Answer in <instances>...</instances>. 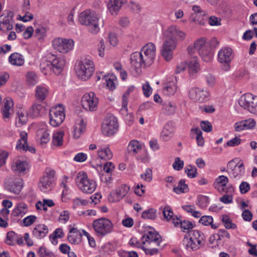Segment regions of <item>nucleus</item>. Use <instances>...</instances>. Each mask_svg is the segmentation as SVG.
Segmentation results:
<instances>
[{"label":"nucleus","mask_w":257,"mask_h":257,"mask_svg":"<svg viewBox=\"0 0 257 257\" xmlns=\"http://www.w3.org/2000/svg\"><path fill=\"white\" fill-rule=\"evenodd\" d=\"M156 47L152 43L145 45L140 52H135L131 55V65L137 73L141 72L142 68L150 66L154 62Z\"/></svg>","instance_id":"obj_1"},{"label":"nucleus","mask_w":257,"mask_h":257,"mask_svg":"<svg viewBox=\"0 0 257 257\" xmlns=\"http://www.w3.org/2000/svg\"><path fill=\"white\" fill-rule=\"evenodd\" d=\"M79 20L82 25L89 26V31L92 34L97 33L99 31V26H103V22L99 21L98 15L90 9L81 13Z\"/></svg>","instance_id":"obj_2"},{"label":"nucleus","mask_w":257,"mask_h":257,"mask_svg":"<svg viewBox=\"0 0 257 257\" xmlns=\"http://www.w3.org/2000/svg\"><path fill=\"white\" fill-rule=\"evenodd\" d=\"M204 240L203 233L197 230H193L185 235L183 239V244L189 251L196 250L204 244Z\"/></svg>","instance_id":"obj_3"},{"label":"nucleus","mask_w":257,"mask_h":257,"mask_svg":"<svg viewBox=\"0 0 257 257\" xmlns=\"http://www.w3.org/2000/svg\"><path fill=\"white\" fill-rule=\"evenodd\" d=\"M188 51L190 54L197 51L205 62H209L212 59V53L210 50V47L206 43V39L204 38H201L196 41L193 46L188 47Z\"/></svg>","instance_id":"obj_4"},{"label":"nucleus","mask_w":257,"mask_h":257,"mask_svg":"<svg viewBox=\"0 0 257 257\" xmlns=\"http://www.w3.org/2000/svg\"><path fill=\"white\" fill-rule=\"evenodd\" d=\"M76 74L82 80L89 79L94 71V65L93 61L88 59L79 61L75 66Z\"/></svg>","instance_id":"obj_5"},{"label":"nucleus","mask_w":257,"mask_h":257,"mask_svg":"<svg viewBox=\"0 0 257 257\" xmlns=\"http://www.w3.org/2000/svg\"><path fill=\"white\" fill-rule=\"evenodd\" d=\"M92 227L96 235L100 237L110 233L113 229L112 222L105 217L94 220L92 222Z\"/></svg>","instance_id":"obj_6"},{"label":"nucleus","mask_w":257,"mask_h":257,"mask_svg":"<svg viewBox=\"0 0 257 257\" xmlns=\"http://www.w3.org/2000/svg\"><path fill=\"white\" fill-rule=\"evenodd\" d=\"M75 181L80 189L84 193H92L96 187V182L93 180L88 179L84 172H80L77 174Z\"/></svg>","instance_id":"obj_7"},{"label":"nucleus","mask_w":257,"mask_h":257,"mask_svg":"<svg viewBox=\"0 0 257 257\" xmlns=\"http://www.w3.org/2000/svg\"><path fill=\"white\" fill-rule=\"evenodd\" d=\"M238 104L250 112L257 114V96L251 93H246L240 97Z\"/></svg>","instance_id":"obj_8"},{"label":"nucleus","mask_w":257,"mask_h":257,"mask_svg":"<svg viewBox=\"0 0 257 257\" xmlns=\"http://www.w3.org/2000/svg\"><path fill=\"white\" fill-rule=\"evenodd\" d=\"M64 109L62 104L52 108L49 111L50 124L54 126H58L61 124L65 118Z\"/></svg>","instance_id":"obj_9"},{"label":"nucleus","mask_w":257,"mask_h":257,"mask_svg":"<svg viewBox=\"0 0 257 257\" xmlns=\"http://www.w3.org/2000/svg\"><path fill=\"white\" fill-rule=\"evenodd\" d=\"M74 41L72 39L58 38L53 40V48L60 53L66 54L72 50Z\"/></svg>","instance_id":"obj_10"},{"label":"nucleus","mask_w":257,"mask_h":257,"mask_svg":"<svg viewBox=\"0 0 257 257\" xmlns=\"http://www.w3.org/2000/svg\"><path fill=\"white\" fill-rule=\"evenodd\" d=\"M118 125L117 119L113 115L107 116L102 124V132L106 136L113 135L117 130Z\"/></svg>","instance_id":"obj_11"},{"label":"nucleus","mask_w":257,"mask_h":257,"mask_svg":"<svg viewBox=\"0 0 257 257\" xmlns=\"http://www.w3.org/2000/svg\"><path fill=\"white\" fill-rule=\"evenodd\" d=\"M98 101L94 92L86 93L82 97V106L86 110L95 111L97 108Z\"/></svg>","instance_id":"obj_12"},{"label":"nucleus","mask_w":257,"mask_h":257,"mask_svg":"<svg viewBox=\"0 0 257 257\" xmlns=\"http://www.w3.org/2000/svg\"><path fill=\"white\" fill-rule=\"evenodd\" d=\"M47 58L51 66V71L56 75H60L65 65V59L62 57H57L51 53L47 55Z\"/></svg>","instance_id":"obj_13"},{"label":"nucleus","mask_w":257,"mask_h":257,"mask_svg":"<svg viewBox=\"0 0 257 257\" xmlns=\"http://www.w3.org/2000/svg\"><path fill=\"white\" fill-rule=\"evenodd\" d=\"M189 98L194 101L204 102L209 100V93L206 90L197 87H193L190 89L188 94Z\"/></svg>","instance_id":"obj_14"},{"label":"nucleus","mask_w":257,"mask_h":257,"mask_svg":"<svg viewBox=\"0 0 257 257\" xmlns=\"http://www.w3.org/2000/svg\"><path fill=\"white\" fill-rule=\"evenodd\" d=\"M14 13L11 11H7L1 16L0 30L6 32L13 28Z\"/></svg>","instance_id":"obj_15"},{"label":"nucleus","mask_w":257,"mask_h":257,"mask_svg":"<svg viewBox=\"0 0 257 257\" xmlns=\"http://www.w3.org/2000/svg\"><path fill=\"white\" fill-rule=\"evenodd\" d=\"M143 243L149 246H160L162 241L161 235L155 231H150L142 237Z\"/></svg>","instance_id":"obj_16"},{"label":"nucleus","mask_w":257,"mask_h":257,"mask_svg":"<svg viewBox=\"0 0 257 257\" xmlns=\"http://www.w3.org/2000/svg\"><path fill=\"white\" fill-rule=\"evenodd\" d=\"M176 47V42L171 38L164 43L161 50V54L165 60L169 61L172 58L173 50Z\"/></svg>","instance_id":"obj_17"},{"label":"nucleus","mask_w":257,"mask_h":257,"mask_svg":"<svg viewBox=\"0 0 257 257\" xmlns=\"http://www.w3.org/2000/svg\"><path fill=\"white\" fill-rule=\"evenodd\" d=\"M5 187L10 192L19 194L23 187V182L20 178L10 179L5 182Z\"/></svg>","instance_id":"obj_18"},{"label":"nucleus","mask_w":257,"mask_h":257,"mask_svg":"<svg viewBox=\"0 0 257 257\" xmlns=\"http://www.w3.org/2000/svg\"><path fill=\"white\" fill-rule=\"evenodd\" d=\"M228 182V178L224 175H221L215 179L214 186L215 188L221 193L231 192L233 190V189L231 187H226Z\"/></svg>","instance_id":"obj_19"},{"label":"nucleus","mask_w":257,"mask_h":257,"mask_svg":"<svg viewBox=\"0 0 257 257\" xmlns=\"http://www.w3.org/2000/svg\"><path fill=\"white\" fill-rule=\"evenodd\" d=\"M14 102L11 98L8 97L5 99L4 104L2 108L3 118L5 121L10 119L14 113Z\"/></svg>","instance_id":"obj_20"},{"label":"nucleus","mask_w":257,"mask_h":257,"mask_svg":"<svg viewBox=\"0 0 257 257\" xmlns=\"http://www.w3.org/2000/svg\"><path fill=\"white\" fill-rule=\"evenodd\" d=\"M129 190L130 188L128 186L121 185L116 189L115 193L110 194L108 199L111 202L118 201L124 197Z\"/></svg>","instance_id":"obj_21"},{"label":"nucleus","mask_w":257,"mask_h":257,"mask_svg":"<svg viewBox=\"0 0 257 257\" xmlns=\"http://www.w3.org/2000/svg\"><path fill=\"white\" fill-rule=\"evenodd\" d=\"M239 163V164H235L234 160H232L228 163L227 168L231 169L230 174L234 178L241 175L244 172L243 163V162Z\"/></svg>","instance_id":"obj_22"},{"label":"nucleus","mask_w":257,"mask_h":257,"mask_svg":"<svg viewBox=\"0 0 257 257\" xmlns=\"http://www.w3.org/2000/svg\"><path fill=\"white\" fill-rule=\"evenodd\" d=\"M20 136L21 138L17 142L16 149L17 150H29L31 152H35V149L34 148L29 147L28 145L27 134L25 132H21Z\"/></svg>","instance_id":"obj_23"},{"label":"nucleus","mask_w":257,"mask_h":257,"mask_svg":"<svg viewBox=\"0 0 257 257\" xmlns=\"http://www.w3.org/2000/svg\"><path fill=\"white\" fill-rule=\"evenodd\" d=\"M232 51L231 48H225L221 49L218 53V60L221 63H230L233 56Z\"/></svg>","instance_id":"obj_24"},{"label":"nucleus","mask_w":257,"mask_h":257,"mask_svg":"<svg viewBox=\"0 0 257 257\" xmlns=\"http://www.w3.org/2000/svg\"><path fill=\"white\" fill-rule=\"evenodd\" d=\"M71 227V225H70L68 240L72 244H78L81 241L82 235L76 228Z\"/></svg>","instance_id":"obj_25"},{"label":"nucleus","mask_w":257,"mask_h":257,"mask_svg":"<svg viewBox=\"0 0 257 257\" xmlns=\"http://www.w3.org/2000/svg\"><path fill=\"white\" fill-rule=\"evenodd\" d=\"M49 229L45 224L37 225L33 229V234L37 239H41L46 236L48 233Z\"/></svg>","instance_id":"obj_26"},{"label":"nucleus","mask_w":257,"mask_h":257,"mask_svg":"<svg viewBox=\"0 0 257 257\" xmlns=\"http://www.w3.org/2000/svg\"><path fill=\"white\" fill-rule=\"evenodd\" d=\"M177 80L169 81L167 82L164 86L162 92L164 94L167 96L173 95L177 91Z\"/></svg>","instance_id":"obj_27"},{"label":"nucleus","mask_w":257,"mask_h":257,"mask_svg":"<svg viewBox=\"0 0 257 257\" xmlns=\"http://www.w3.org/2000/svg\"><path fill=\"white\" fill-rule=\"evenodd\" d=\"M188 68L190 76L192 77H196V74L200 70V65L196 58H193V59L189 62Z\"/></svg>","instance_id":"obj_28"},{"label":"nucleus","mask_w":257,"mask_h":257,"mask_svg":"<svg viewBox=\"0 0 257 257\" xmlns=\"http://www.w3.org/2000/svg\"><path fill=\"white\" fill-rule=\"evenodd\" d=\"M9 61L13 65L21 66L24 65L25 59L23 55L16 52L9 56Z\"/></svg>","instance_id":"obj_29"},{"label":"nucleus","mask_w":257,"mask_h":257,"mask_svg":"<svg viewBox=\"0 0 257 257\" xmlns=\"http://www.w3.org/2000/svg\"><path fill=\"white\" fill-rule=\"evenodd\" d=\"M122 5V0H110L108 9L112 15H116Z\"/></svg>","instance_id":"obj_30"},{"label":"nucleus","mask_w":257,"mask_h":257,"mask_svg":"<svg viewBox=\"0 0 257 257\" xmlns=\"http://www.w3.org/2000/svg\"><path fill=\"white\" fill-rule=\"evenodd\" d=\"M27 167L28 164L26 162L17 160L12 164L11 168L16 173H21L25 172Z\"/></svg>","instance_id":"obj_31"},{"label":"nucleus","mask_w":257,"mask_h":257,"mask_svg":"<svg viewBox=\"0 0 257 257\" xmlns=\"http://www.w3.org/2000/svg\"><path fill=\"white\" fill-rule=\"evenodd\" d=\"M28 211V206L24 203L18 204L12 211V214L15 217L23 216Z\"/></svg>","instance_id":"obj_32"},{"label":"nucleus","mask_w":257,"mask_h":257,"mask_svg":"<svg viewBox=\"0 0 257 257\" xmlns=\"http://www.w3.org/2000/svg\"><path fill=\"white\" fill-rule=\"evenodd\" d=\"M49 95L48 89L41 85L38 86L36 89L35 97L37 99L42 101L44 100Z\"/></svg>","instance_id":"obj_33"},{"label":"nucleus","mask_w":257,"mask_h":257,"mask_svg":"<svg viewBox=\"0 0 257 257\" xmlns=\"http://www.w3.org/2000/svg\"><path fill=\"white\" fill-rule=\"evenodd\" d=\"M135 89V86L132 85L130 86L127 90L124 92L122 96V107L120 109V112L122 114H125L127 113V97L129 95L130 93L133 92Z\"/></svg>","instance_id":"obj_34"},{"label":"nucleus","mask_w":257,"mask_h":257,"mask_svg":"<svg viewBox=\"0 0 257 257\" xmlns=\"http://www.w3.org/2000/svg\"><path fill=\"white\" fill-rule=\"evenodd\" d=\"M16 114V124L17 126L21 127L27 122L28 117L26 112L20 110L17 112Z\"/></svg>","instance_id":"obj_35"},{"label":"nucleus","mask_w":257,"mask_h":257,"mask_svg":"<svg viewBox=\"0 0 257 257\" xmlns=\"http://www.w3.org/2000/svg\"><path fill=\"white\" fill-rule=\"evenodd\" d=\"M141 150L142 146L141 144L136 140L131 141L127 146V151L132 155L138 154Z\"/></svg>","instance_id":"obj_36"},{"label":"nucleus","mask_w":257,"mask_h":257,"mask_svg":"<svg viewBox=\"0 0 257 257\" xmlns=\"http://www.w3.org/2000/svg\"><path fill=\"white\" fill-rule=\"evenodd\" d=\"M53 182V181L48 178L47 176H43L40 179L39 187L42 192H46Z\"/></svg>","instance_id":"obj_37"},{"label":"nucleus","mask_w":257,"mask_h":257,"mask_svg":"<svg viewBox=\"0 0 257 257\" xmlns=\"http://www.w3.org/2000/svg\"><path fill=\"white\" fill-rule=\"evenodd\" d=\"M173 223L176 226L180 224L182 230L184 232L188 231L193 228V224L190 221L186 220L181 221L177 216L176 218L173 219Z\"/></svg>","instance_id":"obj_38"},{"label":"nucleus","mask_w":257,"mask_h":257,"mask_svg":"<svg viewBox=\"0 0 257 257\" xmlns=\"http://www.w3.org/2000/svg\"><path fill=\"white\" fill-rule=\"evenodd\" d=\"M44 107L41 103H34L30 110V113L33 117H38L44 112Z\"/></svg>","instance_id":"obj_39"},{"label":"nucleus","mask_w":257,"mask_h":257,"mask_svg":"<svg viewBox=\"0 0 257 257\" xmlns=\"http://www.w3.org/2000/svg\"><path fill=\"white\" fill-rule=\"evenodd\" d=\"M37 138L40 144L42 146L46 144L50 140L49 134L44 128L39 129L37 131Z\"/></svg>","instance_id":"obj_40"},{"label":"nucleus","mask_w":257,"mask_h":257,"mask_svg":"<svg viewBox=\"0 0 257 257\" xmlns=\"http://www.w3.org/2000/svg\"><path fill=\"white\" fill-rule=\"evenodd\" d=\"M85 130L83 119H81L76 123L74 127L73 136L75 139H78Z\"/></svg>","instance_id":"obj_41"},{"label":"nucleus","mask_w":257,"mask_h":257,"mask_svg":"<svg viewBox=\"0 0 257 257\" xmlns=\"http://www.w3.org/2000/svg\"><path fill=\"white\" fill-rule=\"evenodd\" d=\"M63 131H59L53 134L52 143L55 147H61L63 144Z\"/></svg>","instance_id":"obj_42"},{"label":"nucleus","mask_w":257,"mask_h":257,"mask_svg":"<svg viewBox=\"0 0 257 257\" xmlns=\"http://www.w3.org/2000/svg\"><path fill=\"white\" fill-rule=\"evenodd\" d=\"M98 156L101 159L109 160L112 158L113 154L108 147H104L98 151Z\"/></svg>","instance_id":"obj_43"},{"label":"nucleus","mask_w":257,"mask_h":257,"mask_svg":"<svg viewBox=\"0 0 257 257\" xmlns=\"http://www.w3.org/2000/svg\"><path fill=\"white\" fill-rule=\"evenodd\" d=\"M173 191L177 194L184 193L188 192L189 188L187 184H185L184 180L181 179L177 187H174Z\"/></svg>","instance_id":"obj_44"},{"label":"nucleus","mask_w":257,"mask_h":257,"mask_svg":"<svg viewBox=\"0 0 257 257\" xmlns=\"http://www.w3.org/2000/svg\"><path fill=\"white\" fill-rule=\"evenodd\" d=\"M213 219L211 216L205 215L201 217L199 220V223L203 225L208 226L210 225L211 228L213 229H216L218 226L213 223Z\"/></svg>","instance_id":"obj_45"},{"label":"nucleus","mask_w":257,"mask_h":257,"mask_svg":"<svg viewBox=\"0 0 257 257\" xmlns=\"http://www.w3.org/2000/svg\"><path fill=\"white\" fill-rule=\"evenodd\" d=\"M172 129L169 124H166L161 133V138L165 141L169 140L172 137Z\"/></svg>","instance_id":"obj_46"},{"label":"nucleus","mask_w":257,"mask_h":257,"mask_svg":"<svg viewBox=\"0 0 257 257\" xmlns=\"http://www.w3.org/2000/svg\"><path fill=\"white\" fill-rule=\"evenodd\" d=\"M191 133H194L196 135V139L197 145L199 146H202L204 145V141L202 136V133L201 131L198 127L192 128L191 130Z\"/></svg>","instance_id":"obj_47"},{"label":"nucleus","mask_w":257,"mask_h":257,"mask_svg":"<svg viewBox=\"0 0 257 257\" xmlns=\"http://www.w3.org/2000/svg\"><path fill=\"white\" fill-rule=\"evenodd\" d=\"M156 210L150 208L144 211L142 214V217L146 219L154 220L156 218Z\"/></svg>","instance_id":"obj_48"},{"label":"nucleus","mask_w":257,"mask_h":257,"mask_svg":"<svg viewBox=\"0 0 257 257\" xmlns=\"http://www.w3.org/2000/svg\"><path fill=\"white\" fill-rule=\"evenodd\" d=\"M27 83L29 85H34L38 82V77L37 75L33 72H29L26 75Z\"/></svg>","instance_id":"obj_49"},{"label":"nucleus","mask_w":257,"mask_h":257,"mask_svg":"<svg viewBox=\"0 0 257 257\" xmlns=\"http://www.w3.org/2000/svg\"><path fill=\"white\" fill-rule=\"evenodd\" d=\"M222 221L225 227L227 229H234L236 227V224L232 222L231 219L227 215L222 216Z\"/></svg>","instance_id":"obj_50"},{"label":"nucleus","mask_w":257,"mask_h":257,"mask_svg":"<svg viewBox=\"0 0 257 257\" xmlns=\"http://www.w3.org/2000/svg\"><path fill=\"white\" fill-rule=\"evenodd\" d=\"M37 253L39 257H55L52 252L43 246L39 248Z\"/></svg>","instance_id":"obj_51"},{"label":"nucleus","mask_w":257,"mask_h":257,"mask_svg":"<svg viewBox=\"0 0 257 257\" xmlns=\"http://www.w3.org/2000/svg\"><path fill=\"white\" fill-rule=\"evenodd\" d=\"M185 172L187 174V176L190 178H195L197 175L196 168L192 165L187 166L185 169Z\"/></svg>","instance_id":"obj_52"},{"label":"nucleus","mask_w":257,"mask_h":257,"mask_svg":"<svg viewBox=\"0 0 257 257\" xmlns=\"http://www.w3.org/2000/svg\"><path fill=\"white\" fill-rule=\"evenodd\" d=\"M209 202V199L207 196L204 195H199L198 197L197 204L201 208H206Z\"/></svg>","instance_id":"obj_53"},{"label":"nucleus","mask_w":257,"mask_h":257,"mask_svg":"<svg viewBox=\"0 0 257 257\" xmlns=\"http://www.w3.org/2000/svg\"><path fill=\"white\" fill-rule=\"evenodd\" d=\"M157 246H149L147 245V247H142V248L145 252L146 254L153 255L156 254L158 253L159 249L157 248Z\"/></svg>","instance_id":"obj_54"},{"label":"nucleus","mask_w":257,"mask_h":257,"mask_svg":"<svg viewBox=\"0 0 257 257\" xmlns=\"http://www.w3.org/2000/svg\"><path fill=\"white\" fill-rule=\"evenodd\" d=\"M163 214L164 218L167 220H169L170 219L173 220V219L175 218L173 216V212L169 206H166L163 209Z\"/></svg>","instance_id":"obj_55"},{"label":"nucleus","mask_w":257,"mask_h":257,"mask_svg":"<svg viewBox=\"0 0 257 257\" xmlns=\"http://www.w3.org/2000/svg\"><path fill=\"white\" fill-rule=\"evenodd\" d=\"M205 79L208 86L213 87L216 83L215 77L211 73L206 74L205 76Z\"/></svg>","instance_id":"obj_56"},{"label":"nucleus","mask_w":257,"mask_h":257,"mask_svg":"<svg viewBox=\"0 0 257 257\" xmlns=\"http://www.w3.org/2000/svg\"><path fill=\"white\" fill-rule=\"evenodd\" d=\"M36 219L37 217L35 215L27 216L23 220V225L24 226H29L36 221Z\"/></svg>","instance_id":"obj_57"},{"label":"nucleus","mask_w":257,"mask_h":257,"mask_svg":"<svg viewBox=\"0 0 257 257\" xmlns=\"http://www.w3.org/2000/svg\"><path fill=\"white\" fill-rule=\"evenodd\" d=\"M164 109L169 114H172L175 111L176 106L170 102L166 103L163 105Z\"/></svg>","instance_id":"obj_58"},{"label":"nucleus","mask_w":257,"mask_h":257,"mask_svg":"<svg viewBox=\"0 0 257 257\" xmlns=\"http://www.w3.org/2000/svg\"><path fill=\"white\" fill-rule=\"evenodd\" d=\"M40 68L42 72L44 75H47L50 70H51V66L48 61L44 62L40 65Z\"/></svg>","instance_id":"obj_59"},{"label":"nucleus","mask_w":257,"mask_h":257,"mask_svg":"<svg viewBox=\"0 0 257 257\" xmlns=\"http://www.w3.org/2000/svg\"><path fill=\"white\" fill-rule=\"evenodd\" d=\"M141 177L146 181L150 182L152 180V170L149 168L147 169L144 173L141 175Z\"/></svg>","instance_id":"obj_60"},{"label":"nucleus","mask_w":257,"mask_h":257,"mask_svg":"<svg viewBox=\"0 0 257 257\" xmlns=\"http://www.w3.org/2000/svg\"><path fill=\"white\" fill-rule=\"evenodd\" d=\"M184 166V162L181 161L179 158L177 157L175 159V161L173 164V168L177 171L181 170Z\"/></svg>","instance_id":"obj_61"},{"label":"nucleus","mask_w":257,"mask_h":257,"mask_svg":"<svg viewBox=\"0 0 257 257\" xmlns=\"http://www.w3.org/2000/svg\"><path fill=\"white\" fill-rule=\"evenodd\" d=\"M241 139L239 138L235 137L228 141L225 145L228 147H235L239 145L241 143Z\"/></svg>","instance_id":"obj_62"},{"label":"nucleus","mask_w":257,"mask_h":257,"mask_svg":"<svg viewBox=\"0 0 257 257\" xmlns=\"http://www.w3.org/2000/svg\"><path fill=\"white\" fill-rule=\"evenodd\" d=\"M201 128L206 132H210L212 131V125L208 121H202L200 123Z\"/></svg>","instance_id":"obj_63"},{"label":"nucleus","mask_w":257,"mask_h":257,"mask_svg":"<svg viewBox=\"0 0 257 257\" xmlns=\"http://www.w3.org/2000/svg\"><path fill=\"white\" fill-rule=\"evenodd\" d=\"M114 169V165L111 162H107L103 167V174H110Z\"/></svg>","instance_id":"obj_64"}]
</instances>
